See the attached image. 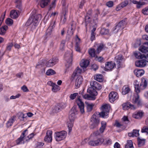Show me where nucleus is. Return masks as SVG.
I'll return each mask as SVG.
<instances>
[{"label":"nucleus","mask_w":148,"mask_h":148,"mask_svg":"<svg viewBox=\"0 0 148 148\" xmlns=\"http://www.w3.org/2000/svg\"><path fill=\"white\" fill-rule=\"evenodd\" d=\"M134 54L136 58L141 59L136 61L135 62L136 66L139 67H145L146 65V62H148L147 60H148V58L146 57L145 56L141 55L140 52L138 51H135L134 52Z\"/></svg>","instance_id":"f257e3e1"},{"label":"nucleus","mask_w":148,"mask_h":148,"mask_svg":"<svg viewBox=\"0 0 148 148\" xmlns=\"http://www.w3.org/2000/svg\"><path fill=\"white\" fill-rule=\"evenodd\" d=\"M110 106L107 104L103 105L101 107L102 111L100 112H98V115L99 116L103 118H107L110 109Z\"/></svg>","instance_id":"f03ea898"},{"label":"nucleus","mask_w":148,"mask_h":148,"mask_svg":"<svg viewBox=\"0 0 148 148\" xmlns=\"http://www.w3.org/2000/svg\"><path fill=\"white\" fill-rule=\"evenodd\" d=\"M90 121L91 123L90 126V129H93L97 128L100 123V119L99 118H97L95 113L91 117Z\"/></svg>","instance_id":"7ed1b4c3"},{"label":"nucleus","mask_w":148,"mask_h":148,"mask_svg":"<svg viewBox=\"0 0 148 148\" xmlns=\"http://www.w3.org/2000/svg\"><path fill=\"white\" fill-rule=\"evenodd\" d=\"M66 132L65 131L56 132L55 133L54 137L56 141H60L64 139L66 137Z\"/></svg>","instance_id":"20e7f679"},{"label":"nucleus","mask_w":148,"mask_h":148,"mask_svg":"<svg viewBox=\"0 0 148 148\" xmlns=\"http://www.w3.org/2000/svg\"><path fill=\"white\" fill-rule=\"evenodd\" d=\"M77 111L75 106H73L69 112V119L71 122H74L76 118V115L77 114Z\"/></svg>","instance_id":"39448f33"},{"label":"nucleus","mask_w":148,"mask_h":148,"mask_svg":"<svg viewBox=\"0 0 148 148\" xmlns=\"http://www.w3.org/2000/svg\"><path fill=\"white\" fill-rule=\"evenodd\" d=\"M104 139L102 138L90 140L88 143V144L93 146H97L101 145L104 142Z\"/></svg>","instance_id":"423d86ee"},{"label":"nucleus","mask_w":148,"mask_h":148,"mask_svg":"<svg viewBox=\"0 0 148 148\" xmlns=\"http://www.w3.org/2000/svg\"><path fill=\"white\" fill-rule=\"evenodd\" d=\"M116 67V64L113 61L107 62L105 63L104 70L106 71H112Z\"/></svg>","instance_id":"0eeeda50"},{"label":"nucleus","mask_w":148,"mask_h":148,"mask_svg":"<svg viewBox=\"0 0 148 148\" xmlns=\"http://www.w3.org/2000/svg\"><path fill=\"white\" fill-rule=\"evenodd\" d=\"M123 110H128L129 109L135 110L137 108L136 106L132 104L130 102H128L123 103L122 105Z\"/></svg>","instance_id":"6e6552de"},{"label":"nucleus","mask_w":148,"mask_h":148,"mask_svg":"<svg viewBox=\"0 0 148 148\" xmlns=\"http://www.w3.org/2000/svg\"><path fill=\"white\" fill-rule=\"evenodd\" d=\"M58 62V60L57 57H53L46 63V65L47 67H52Z\"/></svg>","instance_id":"1a4fd4ad"},{"label":"nucleus","mask_w":148,"mask_h":148,"mask_svg":"<svg viewBox=\"0 0 148 148\" xmlns=\"http://www.w3.org/2000/svg\"><path fill=\"white\" fill-rule=\"evenodd\" d=\"M119 97V96L118 93L115 91H112L109 94V99L111 102H113L118 99Z\"/></svg>","instance_id":"9d476101"},{"label":"nucleus","mask_w":148,"mask_h":148,"mask_svg":"<svg viewBox=\"0 0 148 148\" xmlns=\"http://www.w3.org/2000/svg\"><path fill=\"white\" fill-rule=\"evenodd\" d=\"M96 90L92 87L89 88L87 89V92L91 96L92 100H95L96 99L95 97L97 95L98 93Z\"/></svg>","instance_id":"9b49d317"},{"label":"nucleus","mask_w":148,"mask_h":148,"mask_svg":"<svg viewBox=\"0 0 148 148\" xmlns=\"http://www.w3.org/2000/svg\"><path fill=\"white\" fill-rule=\"evenodd\" d=\"M27 131V130L26 129L23 131L20 137L18 138L16 141V143L17 145H19L21 144H24L25 141L24 139L26 136L25 133Z\"/></svg>","instance_id":"f8f14e48"},{"label":"nucleus","mask_w":148,"mask_h":148,"mask_svg":"<svg viewBox=\"0 0 148 148\" xmlns=\"http://www.w3.org/2000/svg\"><path fill=\"white\" fill-rule=\"evenodd\" d=\"M52 131L48 130L47 131L46 136L44 138V140L47 143H51L52 140Z\"/></svg>","instance_id":"ddd939ff"},{"label":"nucleus","mask_w":148,"mask_h":148,"mask_svg":"<svg viewBox=\"0 0 148 148\" xmlns=\"http://www.w3.org/2000/svg\"><path fill=\"white\" fill-rule=\"evenodd\" d=\"M64 57L69 66H71L72 62V53H69L68 52H66L65 53Z\"/></svg>","instance_id":"4468645a"},{"label":"nucleus","mask_w":148,"mask_h":148,"mask_svg":"<svg viewBox=\"0 0 148 148\" xmlns=\"http://www.w3.org/2000/svg\"><path fill=\"white\" fill-rule=\"evenodd\" d=\"M90 85L91 87L97 90H100L102 88L101 85L95 81H91L90 82Z\"/></svg>","instance_id":"2eb2a0df"},{"label":"nucleus","mask_w":148,"mask_h":148,"mask_svg":"<svg viewBox=\"0 0 148 148\" xmlns=\"http://www.w3.org/2000/svg\"><path fill=\"white\" fill-rule=\"evenodd\" d=\"M76 101L80 109L81 113L83 114L84 112V103L82 101L81 99L79 98L77 99Z\"/></svg>","instance_id":"dca6fc26"},{"label":"nucleus","mask_w":148,"mask_h":148,"mask_svg":"<svg viewBox=\"0 0 148 148\" xmlns=\"http://www.w3.org/2000/svg\"><path fill=\"white\" fill-rule=\"evenodd\" d=\"M34 17L32 23L35 26H36L38 24V21L40 20L41 18V15L40 14H37L35 15Z\"/></svg>","instance_id":"f3484780"},{"label":"nucleus","mask_w":148,"mask_h":148,"mask_svg":"<svg viewBox=\"0 0 148 148\" xmlns=\"http://www.w3.org/2000/svg\"><path fill=\"white\" fill-rule=\"evenodd\" d=\"M83 81V79L82 76H79L77 78L75 84V87L76 88H78L79 87Z\"/></svg>","instance_id":"a211bd4d"},{"label":"nucleus","mask_w":148,"mask_h":148,"mask_svg":"<svg viewBox=\"0 0 148 148\" xmlns=\"http://www.w3.org/2000/svg\"><path fill=\"white\" fill-rule=\"evenodd\" d=\"M21 12L19 10H12L10 12V16L11 17L13 18H17L19 16Z\"/></svg>","instance_id":"6ab92c4d"},{"label":"nucleus","mask_w":148,"mask_h":148,"mask_svg":"<svg viewBox=\"0 0 148 148\" xmlns=\"http://www.w3.org/2000/svg\"><path fill=\"white\" fill-rule=\"evenodd\" d=\"M50 1V0H37V1L39 3L40 6L42 8H44L47 6Z\"/></svg>","instance_id":"aec40b11"},{"label":"nucleus","mask_w":148,"mask_h":148,"mask_svg":"<svg viewBox=\"0 0 148 148\" xmlns=\"http://www.w3.org/2000/svg\"><path fill=\"white\" fill-rule=\"evenodd\" d=\"M82 72V70L80 69L79 67H77L76 69L74 71L73 74L71 75V80L73 81L75 77L78 74H80Z\"/></svg>","instance_id":"412c9836"},{"label":"nucleus","mask_w":148,"mask_h":148,"mask_svg":"<svg viewBox=\"0 0 148 148\" xmlns=\"http://www.w3.org/2000/svg\"><path fill=\"white\" fill-rule=\"evenodd\" d=\"M147 86V82L145 78L143 77L142 78V82L140 84V89L143 90L145 89Z\"/></svg>","instance_id":"4be33fe9"},{"label":"nucleus","mask_w":148,"mask_h":148,"mask_svg":"<svg viewBox=\"0 0 148 148\" xmlns=\"http://www.w3.org/2000/svg\"><path fill=\"white\" fill-rule=\"evenodd\" d=\"M134 73L138 77H139L142 76L145 73L144 70L137 69L134 71Z\"/></svg>","instance_id":"5701e85b"},{"label":"nucleus","mask_w":148,"mask_h":148,"mask_svg":"<svg viewBox=\"0 0 148 148\" xmlns=\"http://www.w3.org/2000/svg\"><path fill=\"white\" fill-rule=\"evenodd\" d=\"M123 58L120 56H116L114 59L115 61L117 63V66L118 69L121 67V61L122 60Z\"/></svg>","instance_id":"b1692460"},{"label":"nucleus","mask_w":148,"mask_h":148,"mask_svg":"<svg viewBox=\"0 0 148 148\" xmlns=\"http://www.w3.org/2000/svg\"><path fill=\"white\" fill-rule=\"evenodd\" d=\"M62 104L60 103L57 104L54 107L53 109V112L57 113L61 110L62 108Z\"/></svg>","instance_id":"393cba45"},{"label":"nucleus","mask_w":148,"mask_h":148,"mask_svg":"<svg viewBox=\"0 0 148 148\" xmlns=\"http://www.w3.org/2000/svg\"><path fill=\"white\" fill-rule=\"evenodd\" d=\"M85 103L87 111L88 112H91L95 104L92 103H89L86 101L85 102Z\"/></svg>","instance_id":"a878e982"},{"label":"nucleus","mask_w":148,"mask_h":148,"mask_svg":"<svg viewBox=\"0 0 148 148\" xmlns=\"http://www.w3.org/2000/svg\"><path fill=\"white\" fill-rule=\"evenodd\" d=\"M89 62L87 60H82L80 63L81 67L83 69L86 68L89 65Z\"/></svg>","instance_id":"bb28decb"},{"label":"nucleus","mask_w":148,"mask_h":148,"mask_svg":"<svg viewBox=\"0 0 148 148\" xmlns=\"http://www.w3.org/2000/svg\"><path fill=\"white\" fill-rule=\"evenodd\" d=\"M127 24V19L125 18L119 22L117 25L123 30Z\"/></svg>","instance_id":"cd10ccee"},{"label":"nucleus","mask_w":148,"mask_h":148,"mask_svg":"<svg viewBox=\"0 0 148 148\" xmlns=\"http://www.w3.org/2000/svg\"><path fill=\"white\" fill-rule=\"evenodd\" d=\"M15 116H13L10 118L6 123V125L7 127H9L11 126L15 121Z\"/></svg>","instance_id":"c85d7f7f"},{"label":"nucleus","mask_w":148,"mask_h":148,"mask_svg":"<svg viewBox=\"0 0 148 148\" xmlns=\"http://www.w3.org/2000/svg\"><path fill=\"white\" fill-rule=\"evenodd\" d=\"M15 3L16 7L18 9L19 11H21L22 10V5L21 0H16Z\"/></svg>","instance_id":"c756f323"},{"label":"nucleus","mask_w":148,"mask_h":148,"mask_svg":"<svg viewBox=\"0 0 148 148\" xmlns=\"http://www.w3.org/2000/svg\"><path fill=\"white\" fill-rule=\"evenodd\" d=\"M88 53L90 56L92 57H94L97 56L96 55V51L94 48H90L88 50Z\"/></svg>","instance_id":"7c9ffc66"},{"label":"nucleus","mask_w":148,"mask_h":148,"mask_svg":"<svg viewBox=\"0 0 148 148\" xmlns=\"http://www.w3.org/2000/svg\"><path fill=\"white\" fill-rule=\"evenodd\" d=\"M130 90V89L126 85L124 86L122 88V93L123 95H125L128 93Z\"/></svg>","instance_id":"2f4dec72"},{"label":"nucleus","mask_w":148,"mask_h":148,"mask_svg":"<svg viewBox=\"0 0 148 148\" xmlns=\"http://www.w3.org/2000/svg\"><path fill=\"white\" fill-rule=\"evenodd\" d=\"M144 113L140 111L136 113H135L133 115V118L136 119H139L142 118L143 115Z\"/></svg>","instance_id":"473e14b6"},{"label":"nucleus","mask_w":148,"mask_h":148,"mask_svg":"<svg viewBox=\"0 0 148 148\" xmlns=\"http://www.w3.org/2000/svg\"><path fill=\"white\" fill-rule=\"evenodd\" d=\"M101 126L100 127L99 130L100 132L102 133L104 132V131L106 127V123L105 121H102L101 122Z\"/></svg>","instance_id":"72a5a7b5"},{"label":"nucleus","mask_w":148,"mask_h":148,"mask_svg":"<svg viewBox=\"0 0 148 148\" xmlns=\"http://www.w3.org/2000/svg\"><path fill=\"white\" fill-rule=\"evenodd\" d=\"M134 103H136L138 106H140L141 105V101L139 99V96L138 94H136L135 97V99L133 102Z\"/></svg>","instance_id":"f704fd0d"},{"label":"nucleus","mask_w":148,"mask_h":148,"mask_svg":"<svg viewBox=\"0 0 148 148\" xmlns=\"http://www.w3.org/2000/svg\"><path fill=\"white\" fill-rule=\"evenodd\" d=\"M94 79L99 82H101L103 81V76L101 74H97L94 76Z\"/></svg>","instance_id":"c9c22d12"},{"label":"nucleus","mask_w":148,"mask_h":148,"mask_svg":"<svg viewBox=\"0 0 148 148\" xmlns=\"http://www.w3.org/2000/svg\"><path fill=\"white\" fill-rule=\"evenodd\" d=\"M8 29V27L7 25L2 26L0 28V34L2 35H4Z\"/></svg>","instance_id":"e433bc0d"},{"label":"nucleus","mask_w":148,"mask_h":148,"mask_svg":"<svg viewBox=\"0 0 148 148\" xmlns=\"http://www.w3.org/2000/svg\"><path fill=\"white\" fill-rule=\"evenodd\" d=\"M68 13V9L67 8H64L63 9H62V12L61 14V17H67Z\"/></svg>","instance_id":"4c0bfd02"},{"label":"nucleus","mask_w":148,"mask_h":148,"mask_svg":"<svg viewBox=\"0 0 148 148\" xmlns=\"http://www.w3.org/2000/svg\"><path fill=\"white\" fill-rule=\"evenodd\" d=\"M135 91L136 93V94H138L140 92V90H142L140 89V85H139V84H137V83L134 84Z\"/></svg>","instance_id":"58836bf2"},{"label":"nucleus","mask_w":148,"mask_h":148,"mask_svg":"<svg viewBox=\"0 0 148 148\" xmlns=\"http://www.w3.org/2000/svg\"><path fill=\"white\" fill-rule=\"evenodd\" d=\"M105 45L103 43H101L98 46L97 49L96 50V54H99V53L101 51L102 49L105 47Z\"/></svg>","instance_id":"ea45409f"},{"label":"nucleus","mask_w":148,"mask_h":148,"mask_svg":"<svg viewBox=\"0 0 148 148\" xmlns=\"http://www.w3.org/2000/svg\"><path fill=\"white\" fill-rule=\"evenodd\" d=\"M56 74V72L55 71L51 69L48 70L46 73V74L48 76L53 75Z\"/></svg>","instance_id":"a19ab883"},{"label":"nucleus","mask_w":148,"mask_h":148,"mask_svg":"<svg viewBox=\"0 0 148 148\" xmlns=\"http://www.w3.org/2000/svg\"><path fill=\"white\" fill-rule=\"evenodd\" d=\"M125 148H134L132 142L131 140H128L127 143L125 145Z\"/></svg>","instance_id":"79ce46f5"},{"label":"nucleus","mask_w":148,"mask_h":148,"mask_svg":"<svg viewBox=\"0 0 148 148\" xmlns=\"http://www.w3.org/2000/svg\"><path fill=\"white\" fill-rule=\"evenodd\" d=\"M92 10L90 9H89L87 13V15L85 16V21H86L88 19H89L90 18V16H92Z\"/></svg>","instance_id":"37998d69"},{"label":"nucleus","mask_w":148,"mask_h":148,"mask_svg":"<svg viewBox=\"0 0 148 148\" xmlns=\"http://www.w3.org/2000/svg\"><path fill=\"white\" fill-rule=\"evenodd\" d=\"M122 29L117 24L115 27L112 28V31L115 33H117L119 31H121Z\"/></svg>","instance_id":"c03bdc74"},{"label":"nucleus","mask_w":148,"mask_h":148,"mask_svg":"<svg viewBox=\"0 0 148 148\" xmlns=\"http://www.w3.org/2000/svg\"><path fill=\"white\" fill-rule=\"evenodd\" d=\"M52 90L54 92H56L59 90L60 89V87L56 84L52 86Z\"/></svg>","instance_id":"a18cd8bd"},{"label":"nucleus","mask_w":148,"mask_h":148,"mask_svg":"<svg viewBox=\"0 0 148 148\" xmlns=\"http://www.w3.org/2000/svg\"><path fill=\"white\" fill-rule=\"evenodd\" d=\"M53 30L49 28H48L46 33V38L51 36Z\"/></svg>","instance_id":"49530a36"},{"label":"nucleus","mask_w":148,"mask_h":148,"mask_svg":"<svg viewBox=\"0 0 148 148\" xmlns=\"http://www.w3.org/2000/svg\"><path fill=\"white\" fill-rule=\"evenodd\" d=\"M138 145L139 147L143 145L145 143V140L141 139L139 138H138Z\"/></svg>","instance_id":"de8ad7c7"},{"label":"nucleus","mask_w":148,"mask_h":148,"mask_svg":"<svg viewBox=\"0 0 148 148\" xmlns=\"http://www.w3.org/2000/svg\"><path fill=\"white\" fill-rule=\"evenodd\" d=\"M109 33V30L108 29H106L105 28H101L100 31V33L102 35L107 34Z\"/></svg>","instance_id":"09e8293b"},{"label":"nucleus","mask_w":148,"mask_h":148,"mask_svg":"<svg viewBox=\"0 0 148 148\" xmlns=\"http://www.w3.org/2000/svg\"><path fill=\"white\" fill-rule=\"evenodd\" d=\"M56 21L52 20L51 21L50 25L48 28H49L53 30V29L55 28V25H56Z\"/></svg>","instance_id":"8fccbe9b"},{"label":"nucleus","mask_w":148,"mask_h":148,"mask_svg":"<svg viewBox=\"0 0 148 148\" xmlns=\"http://www.w3.org/2000/svg\"><path fill=\"white\" fill-rule=\"evenodd\" d=\"M95 59L96 60L100 62H103L105 60L102 57H98L97 56L95 57Z\"/></svg>","instance_id":"3c124183"},{"label":"nucleus","mask_w":148,"mask_h":148,"mask_svg":"<svg viewBox=\"0 0 148 148\" xmlns=\"http://www.w3.org/2000/svg\"><path fill=\"white\" fill-rule=\"evenodd\" d=\"M5 23L8 25H11L13 23V21L11 18H8L5 21Z\"/></svg>","instance_id":"603ef678"},{"label":"nucleus","mask_w":148,"mask_h":148,"mask_svg":"<svg viewBox=\"0 0 148 148\" xmlns=\"http://www.w3.org/2000/svg\"><path fill=\"white\" fill-rule=\"evenodd\" d=\"M95 14L94 16V20H98V15L100 14V12L98 9H97L95 10Z\"/></svg>","instance_id":"864d4df0"},{"label":"nucleus","mask_w":148,"mask_h":148,"mask_svg":"<svg viewBox=\"0 0 148 148\" xmlns=\"http://www.w3.org/2000/svg\"><path fill=\"white\" fill-rule=\"evenodd\" d=\"M75 49L76 51L79 52L80 51L79 44V42H76Z\"/></svg>","instance_id":"5fc2aeb1"},{"label":"nucleus","mask_w":148,"mask_h":148,"mask_svg":"<svg viewBox=\"0 0 148 148\" xmlns=\"http://www.w3.org/2000/svg\"><path fill=\"white\" fill-rule=\"evenodd\" d=\"M146 4L145 2H140L138 1L137 5H136V7L137 8H140L142 7V6Z\"/></svg>","instance_id":"6e6d98bb"},{"label":"nucleus","mask_w":148,"mask_h":148,"mask_svg":"<svg viewBox=\"0 0 148 148\" xmlns=\"http://www.w3.org/2000/svg\"><path fill=\"white\" fill-rule=\"evenodd\" d=\"M5 13L6 11H5L2 14L0 18V26L1 25L2 22L4 19L5 15Z\"/></svg>","instance_id":"4d7b16f0"},{"label":"nucleus","mask_w":148,"mask_h":148,"mask_svg":"<svg viewBox=\"0 0 148 148\" xmlns=\"http://www.w3.org/2000/svg\"><path fill=\"white\" fill-rule=\"evenodd\" d=\"M128 1L127 0H126L120 3L121 6H122L123 8L126 6L128 4Z\"/></svg>","instance_id":"13d9d810"},{"label":"nucleus","mask_w":148,"mask_h":148,"mask_svg":"<svg viewBox=\"0 0 148 148\" xmlns=\"http://www.w3.org/2000/svg\"><path fill=\"white\" fill-rule=\"evenodd\" d=\"M142 12L144 15H148V6L143 9L142 10Z\"/></svg>","instance_id":"bf43d9fd"},{"label":"nucleus","mask_w":148,"mask_h":148,"mask_svg":"<svg viewBox=\"0 0 148 148\" xmlns=\"http://www.w3.org/2000/svg\"><path fill=\"white\" fill-rule=\"evenodd\" d=\"M57 0H53L51 4L50 5V8L49 10H51V9L55 7L56 5V2Z\"/></svg>","instance_id":"052dcab7"},{"label":"nucleus","mask_w":148,"mask_h":148,"mask_svg":"<svg viewBox=\"0 0 148 148\" xmlns=\"http://www.w3.org/2000/svg\"><path fill=\"white\" fill-rule=\"evenodd\" d=\"M106 5L108 7L111 8L113 6L114 3L112 1H109L106 3Z\"/></svg>","instance_id":"680f3d73"},{"label":"nucleus","mask_w":148,"mask_h":148,"mask_svg":"<svg viewBox=\"0 0 148 148\" xmlns=\"http://www.w3.org/2000/svg\"><path fill=\"white\" fill-rule=\"evenodd\" d=\"M13 44L12 42L8 43L7 45L6 50L9 51L11 50V48L13 46Z\"/></svg>","instance_id":"e2e57ef3"},{"label":"nucleus","mask_w":148,"mask_h":148,"mask_svg":"<svg viewBox=\"0 0 148 148\" xmlns=\"http://www.w3.org/2000/svg\"><path fill=\"white\" fill-rule=\"evenodd\" d=\"M141 132L142 133H146L148 134V127L147 126L143 127L142 129Z\"/></svg>","instance_id":"0e129e2a"},{"label":"nucleus","mask_w":148,"mask_h":148,"mask_svg":"<svg viewBox=\"0 0 148 148\" xmlns=\"http://www.w3.org/2000/svg\"><path fill=\"white\" fill-rule=\"evenodd\" d=\"M19 115L18 119L21 121H23L24 119L25 118L24 116L25 114L21 112L19 113Z\"/></svg>","instance_id":"69168bd1"},{"label":"nucleus","mask_w":148,"mask_h":148,"mask_svg":"<svg viewBox=\"0 0 148 148\" xmlns=\"http://www.w3.org/2000/svg\"><path fill=\"white\" fill-rule=\"evenodd\" d=\"M74 122H71L70 121L68 123V127L70 130H71L73 126Z\"/></svg>","instance_id":"338daca9"},{"label":"nucleus","mask_w":148,"mask_h":148,"mask_svg":"<svg viewBox=\"0 0 148 148\" xmlns=\"http://www.w3.org/2000/svg\"><path fill=\"white\" fill-rule=\"evenodd\" d=\"M77 95L78 93H75L73 94H71L70 96V98L71 99L73 100L75 98Z\"/></svg>","instance_id":"774afa93"}]
</instances>
